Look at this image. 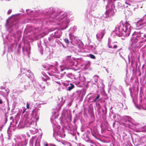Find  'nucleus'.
<instances>
[{"label": "nucleus", "mask_w": 146, "mask_h": 146, "mask_svg": "<svg viewBox=\"0 0 146 146\" xmlns=\"http://www.w3.org/2000/svg\"><path fill=\"white\" fill-rule=\"evenodd\" d=\"M69 15L68 13L54 8H50L46 12L44 19L41 21L42 23L44 24L45 22L47 24L48 22L55 23V25H59L61 28L60 30H57L50 35L48 38L50 43L53 44L55 38L60 37L62 34L61 30L65 29L68 27L69 23Z\"/></svg>", "instance_id": "obj_1"}, {"label": "nucleus", "mask_w": 146, "mask_h": 146, "mask_svg": "<svg viewBox=\"0 0 146 146\" xmlns=\"http://www.w3.org/2000/svg\"><path fill=\"white\" fill-rule=\"evenodd\" d=\"M132 28L129 23L126 21L124 23L121 21L116 27L115 31L119 36H127L129 35Z\"/></svg>", "instance_id": "obj_2"}, {"label": "nucleus", "mask_w": 146, "mask_h": 146, "mask_svg": "<svg viewBox=\"0 0 146 146\" xmlns=\"http://www.w3.org/2000/svg\"><path fill=\"white\" fill-rule=\"evenodd\" d=\"M110 0H108V3L106 7V11L103 15L102 18L104 20L109 21L111 19V17L114 15L116 12V9H115V5L113 2L109 3Z\"/></svg>", "instance_id": "obj_3"}, {"label": "nucleus", "mask_w": 146, "mask_h": 146, "mask_svg": "<svg viewBox=\"0 0 146 146\" xmlns=\"http://www.w3.org/2000/svg\"><path fill=\"white\" fill-rule=\"evenodd\" d=\"M131 41L132 44L137 42L141 43L146 42V32L140 31L135 32L131 38Z\"/></svg>", "instance_id": "obj_4"}, {"label": "nucleus", "mask_w": 146, "mask_h": 146, "mask_svg": "<svg viewBox=\"0 0 146 146\" xmlns=\"http://www.w3.org/2000/svg\"><path fill=\"white\" fill-rule=\"evenodd\" d=\"M21 24L19 21L14 22L11 27H10L9 29V32L11 33V36L16 37L19 34L18 29L21 26Z\"/></svg>", "instance_id": "obj_5"}, {"label": "nucleus", "mask_w": 146, "mask_h": 146, "mask_svg": "<svg viewBox=\"0 0 146 146\" xmlns=\"http://www.w3.org/2000/svg\"><path fill=\"white\" fill-rule=\"evenodd\" d=\"M123 125L125 127L131 128V127L136 124V122L130 117L128 116H125L122 119Z\"/></svg>", "instance_id": "obj_6"}, {"label": "nucleus", "mask_w": 146, "mask_h": 146, "mask_svg": "<svg viewBox=\"0 0 146 146\" xmlns=\"http://www.w3.org/2000/svg\"><path fill=\"white\" fill-rule=\"evenodd\" d=\"M62 63L63 65L66 67L70 68L74 65V62L71 56H67L64 58Z\"/></svg>", "instance_id": "obj_7"}, {"label": "nucleus", "mask_w": 146, "mask_h": 146, "mask_svg": "<svg viewBox=\"0 0 146 146\" xmlns=\"http://www.w3.org/2000/svg\"><path fill=\"white\" fill-rule=\"evenodd\" d=\"M23 120L22 124H23L22 127L23 126V124L26 126L27 127H34L36 126V121L35 122V121L30 119L26 117H25L23 119L21 120Z\"/></svg>", "instance_id": "obj_8"}, {"label": "nucleus", "mask_w": 146, "mask_h": 146, "mask_svg": "<svg viewBox=\"0 0 146 146\" xmlns=\"http://www.w3.org/2000/svg\"><path fill=\"white\" fill-rule=\"evenodd\" d=\"M40 138L38 136H33L30 140V146H40Z\"/></svg>", "instance_id": "obj_9"}, {"label": "nucleus", "mask_w": 146, "mask_h": 146, "mask_svg": "<svg viewBox=\"0 0 146 146\" xmlns=\"http://www.w3.org/2000/svg\"><path fill=\"white\" fill-rule=\"evenodd\" d=\"M136 26L137 27H141L146 25V14L144 15L143 18L141 19L135 23Z\"/></svg>", "instance_id": "obj_10"}, {"label": "nucleus", "mask_w": 146, "mask_h": 146, "mask_svg": "<svg viewBox=\"0 0 146 146\" xmlns=\"http://www.w3.org/2000/svg\"><path fill=\"white\" fill-rule=\"evenodd\" d=\"M10 120H11L10 122V124L12 125L13 126H14L16 128H20L22 127L23 126V124H22L23 120H21L20 122H19L18 121H16L15 123L14 122V119L13 117L11 116L10 117Z\"/></svg>", "instance_id": "obj_11"}, {"label": "nucleus", "mask_w": 146, "mask_h": 146, "mask_svg": "<svg viewBox=\"0 0 146 146\" xmlns=\"http://www.w3.org/2000/svg\"><path fill=\"white\" fill-rule=\"evenodd\" d=\"M17 144L15 146H25L27 144V141L26 139L23 137L18 139Z\"/></svg>", "instance_id": "obj_12"}, {"label": "nucleus", "mask_w": 146, "mask_h": 146, "mask_svg": "<svg viewBox=\"0 0 146 146\" xmlns=\"http://www.w3.org/2000/svg\"><path fill=\"white\" fill-rule=\"evenodd\" d=\"M40 112L38 108H35L33 110L31 114L32 117L36 119V121H37L39 119Z\"/></svg>", "instance_id": "obj_13"}, {"label": "nucleus", "mask_w": 146, "mask_h": 146, "mask_svg": "<svg viewBox=\"0 0 146 146\" xmlns=\"http://www.w3.org/2000/svg\"><path fill=\"white\" fill-rule=\"evenodd\" d=\"M25 72H23V77H24L23 78H25V79H32L33 77V74L32 73L30 70H25Z\"/></svg>", "instance_id": "obj_14"}, {"label": "nucleus", "mask_w": 146, "mask_h": 146, "mask_svg": "<svg viewBox=\"0 0 146 146\" xmlns=\"http://www.w3.org/2000/svg\"><path fill=\"white\" fill-rule=\"evenodd\" d=\"M21 79L20 82L23 84L25 90L27 89L30 87V84L28 79H25V78H23V77L21 78Z\"/></svg>", "instance_id": "obj_15"}, {"label": "nucleus", "mask_w": 146, "mask_h": 146, "mask_svg": "<svg viewBox=\"0 0 146 146\" xmlns=\"http://www.w3.org/2000/svg\"><path fill=\"white\" fill-rule=\"evenodd\" d=\"M139 104L143 109L146 110V99L145 98L142 99L140 97Z\"/></svg>", "instance_id": "obj_16"}, {"label": "nucleus", "mask_w": 146, "mask_h": 146, "mask_svg": "<svg viewBox=\"0 0 146 146\" xmlns=\"http://www.w3.org/2000/svg\"><path fill=\"white\" fill-rule=\"evenodd\" d=\"M105 29L101 30L96 34V38L98 41H100L103 37L105 34Z\"/></svg>", "instance_id": "obj_17"}, {"label": "nucleus", "mask_w": 146, "mask_h": 146, "mask_svg": "<svg viewBox=\"0 0 146 146\" xmlns=\"http://www.w3.org/2000/svg\"><path fill=\"white\" fill-rule=\"evenodd\" d=\"M30 47L29 45L26 48L24 47L22 48V51L24 55L27 56L29 58L30 57L29 54L30 53Z\"/></svg>", "instance_id": "obj_18"}, {"label": "nucleus", "mask_w": 146, "mask_h": 146, "mask_svg": "<svg viewBox=\"0 0 146 146\" xmlns=\"http://www.w3.org/2000/svg\"><path fill=\"white\" fill-rule=\"evenodd\" d=\"M61 85L66 87V90L70 91L74 87V85L71 84L66 83L64 82H62Z\"/></svg>", "instance_id": "obj_19"}, {"label": "nucleus", "mask_w": 146, "mask_h": 146, "mask_svg": "<svg viewBox=\"0 0 146 146\" xmlns=\"http://www.w3.org/2000/svg\"><path fill=\"white\" fill-rule=\"evenodd\" d=\"M69 36L70 39V42L72 44L73 42H76L78 39L77 37L74 36V35L71 33L69 34Z\"/></svg>", "instance_id": "obj_20"}, {"label": "nucleus", "mask_w": 146, "mask_h": 146, "mask_svg": "<svg viewBox=\"0 0 146 146\" xmlns=\"http://www.w3.org/2000/svg\"><path fill=\"white\" fill-rule=\"evenodd\" d=\"M40 96V94L37 91L35 92L31 96V97L33 98L35 101H38V99L39 98V97Z\"/></svg>", "instance_id": "obj_21"}, {"label": "nucleus", "mask_w": 146, "mask_h": 146, "mask_svg": "<svg viewBox=\"0 0 146 146\" xmlns=\"http://www.w3.org/2000/svg\"><path fill=\"white\" fill-rule=\"evenodd\" d=\"M128 57L129 63L130 64V60H131V66L133 64V61L134 60V56L133 55V53L132 52H130L129 53Z\"/></svg>", "instance_id": "obj_22"}, {"label": "nucleus", "mask_w": 146, "mask_h": 146, "mask_svg": "<svg viewBox=\"0 0 146 146\" xmlns=\"http://www.w3.org/2000/svg\"><path fill=\"white\" fill-rule=\"evenodd\" d=\"M113 114V118L115 120V121L118 122L120 121L121 120V117L120 115L114 113Z\"/></svg>", "instance_id": "obj_23"}, {"label": "nucleus", "mask_w": 146, "mask_h": 146, "mask_svg": "<svg viewBox=\"0 0 146 146\" xmlns=\"http://www.w3.org/2000/svg\"><path fill=\"white\" fill-rule=\"evenodd\" d=\"M65 74V76L70 80H72L75 78V76L74 74L72 73H66V72H64Z\"/></svg>", "instance_id": "obj_24"}, {"label": "nucleus", "mask_w": 146, "mask_h": 146, "mask_svg": "<svg viewBox=\"0 0 146 146\" xmlns=\"http://www.w3.org/2000/svg\"><path fill=\"white\" fill-rule=\"evenodd\" d=\"M57 136L62 138H64L65 136V134L63 130H60L58 131L57 133Z\"/></svg>", "instance_id": "obj_25"}, {"label": "nucleus", "mask_w": 146, "mask_h": 146, "mask_svg": "<svg viewBox=\"0 0 146 146\" xmlns=\"http://www.w3.org/2000/svg\"><path fill=\"white\" fill-rule=\"evenodd\" d=\"M125 7L123 4L120 2H119L117 4V9L119 11H121L123 9V8H124Z\"/></svg>", "instance_id": "obj_26"}, {"label": "nucleus", "mask_w": 146, "mask_h": 146, "mask_svg": "<svg viewBox=\"0 0 146 146\" xmlns=\"http://www.w3.org/2000/svg\"><path fill=\"white\" fill-rule=\"evenodd\" d=\"M18 105V103L14 101L12 103V107H11V112H13V110H14L16 108V107Z\"/></svg>", "instance_id": "obj_27"}, {"label": "nucleus", "mask_w": 146, "mask_h": 146, "mask_svg": "<svg viewBox=\"0 0 146 146\" xmlns=\"http://www.w3.org/2000/svg\"><path fill=\"white\" fill-rule=\"evenodd\" d=\"M84 140L86 142L88 143L92 144L94 143L93 141L90 139L88 135H86V137L84 138Z\"/></svg>", "instance_id": "obj_28"}, {"label": "nucleus", "mask_w": 146, "mask_h": 146, "mask_svg": "<svg viewBox=\"0 0 146 146\" xmlns=\"http://www.w3.org/2000/svg\"><path fill=\"white\" fill-rule=\"evenodd\" d=\"M41 74L44 77L42 76H41L42 79L43 80L45 81L47 80H49L50 79V78L47 76L44 72H42Z\"/></svg>", "instance_id": "obj_29"}, {"label": "nucleus", "mask_w": 146, "mask_h": 146, "mask_svg": "<svg viewBox=\"0 0 146 146\" xmlns=\"http://www.w3.org/2000/svg\"><path fill=\"white\" fill-rule=\"evenodd\" d=\"M37 44L38 47V49L40 51L41 55H42L43 54L42 48V46L41 45V41H40L38 42L37 43Z\"/></svg>", "instance_id": "obj_30"}, {"label": "nucleus", "mask_w": 146, "mask_h": 146, "mask_svg": "<svg viewBox=\"0 0 146 146\" xmlns=\"http://www.w3.org/2000/svg\"><path fill=\"white\" fill-rule=\"evenodd\" d=\"M36 126L31 128L30 131L32 134H34L38 132V129L36 128Z\"/></svg>", "instance_id": "obj_31"}, {"label": "nucleus", "mask_w": 146, "mask_h": 146, "mask_svg": "<svg viewBox=\"0 0 146 146\" xmlns=\"http://www.w3.org/2000/svg\"><path fill=\"white\" fill-rule=\"evenodd\" d=\"M98 76L97 75H95L93 78L91 82L92 84H95V83L97 82L98 81Z\"/></svg>", "instance_id": "obj_32"}, {"label": "nucleus", "mask_w": 146, "mask_h": 146, "mask_svg": "<svg viewBox=\"0 0 146 146\" xmlns=\"http://www.w3.org/2000/svg\"><path fill=\"white\" fill-rule=\"evenodd\" d=\"M36 88L39 91H43L45 88V87L44 86H42L40 84H38L37 85Z\"/></svg>", "instance_id": "obj_33"}, {"label": "nucleus", "mask_w": 146, "mask_h": 146, "mask_svg": "<svg viewBox=\"0 0 146 146\" xmlns=\"http://www.w3.org/2000/svg\"><path fill=\"white\" fill-rule=\"evenodd\" d=\"M122 50L123 49L121 48L120 49H119L117 51V52H119V54L120 57L123 59L124 60V58L123 56L124 55V53L122 51Z\"/></svg>", "instance_id": "obj_34"}, {"label": "nucleus", "mask_w": 146, "mask_h": 146, "mask_svg": "<svg viewBox=\"0 0 146 146\" xmlns=\"http://www.w3.org/2000/svg\"><path fill=\"white\" fill-rule=\"evenodd\" d=\"M95 100V96H92L88 98V101L89 102H96Z\"/></svg>", "instance_id": "obj_35"}, {"label": "nucleus", "mask_w": 146, "mask_h": 146, "mask_svg": "<svg viewBox=\"0 0 146 146\" xmlns=\"http://www.w3.org/2000/svg\"><path fill=\"white\" fill-rule=\"evenodd\" d=\"M100 96L99 94H97L96 96H95V100L96 101V103L101 100Z\"/></svg>", "instance_id": "obj_36"}, {"label": "nucleus", "mask_w": 146, "mask_h": 146, "mask_svg": "<svg viewBox=\"0 0 146 146\" xmlns=\"http://www.w3.org/2000/svg\"><path fill=\"white\" fill-rule=\"evenodd\" d=\"M52 78L53 80L54 78H57L58 79H60L61 78L60 76H59V75H57V74L52 75Z\"/></svg>", "instance_id": "obj_37"}, {"label": "nucleus", "mask_w": 146, "mask_h": 146, "mask_svg": "<svg viewBox=\"0 0 146 146\" xmlns=\"http://www.w3.org/2000/svg\"><path fill=\"white\" fill-rule=\"evenodd\" d=\"M55 42H56L57 43L59 44H62V45H63V44L59 40L57 39H54V43H55Z\"/></svg>", "instance_id": "obj_38"}, {"label": "nucleus", "mask_w": 146, "mask_h": 146, "mask_svg": "<svg viewBox=\"0 0 146 146\" xmlns=\"http://www.w3.org/2000/svg\"><path fill=\"white\" fill-rule=\"evenodd\" d=\"M76 84L77 86L79 87H81L82 86V82L80 81H78L76 82Z\"/></svg>", "instance_id": "obj_39"}, {"label": "nucleus", "mask_w": 146, "mask_h": 146, "mask_svg": "<svg viewBox=\"0 0 146 146\" xmlns=\"http://www.w3.org/2000/svg\"><path fill=\"white\" fill-rule=\"evenodd\" d=\"M76 131L74 129H73L72 130V129H70V133L72 135H74L76 133Z\"/></svg>", "instance_id": "obj_40"}, {"label": "nucleus", "mask_w": 146, "mask_h": 146, "mask_svg": "<svg viewBox=\"0 0 146 146\" xmlns=\"http://www.w3.org/2000/svg\"><path fill=\"white\" fill-rule=\"evenodd\" d=\"M104 107L105 108L104 112V115H106L107 113V108L106 107V105H104Z\"/></svg>", "instance_id": "obj_41"}, {"label": "nucleus", "mask_w": 146, "mask_h": 146, "mask_svg": "<svg viewBox=\"0 0 146 146\" xmlns=\"http://www.w3.org/2000/svg\"><path fill=\"white\" fill-rule=\"evenodd\" d=\"M64 41L67 44H68L69 43L70 41L68 39V38H65L64 39Z\"/></svg>", "instance_id": "obj_42"}, {"label": "nucleus", "mask_w": 146, "mask_h": 146, "mask_svg": "<svg viewBox=\"0 0 146 146\" xmlns=\"http://www.w3.org/2000/svg\"><path fill=\"white\" fill-rule=\"evenodd\" d=\"M25 70H27L26 69H21V73H23V72H26V71H25ZM23 74L21 75L20 76H21V78H22L23 77Z\"/></svg>", "instance_id": "obj_43"}, {"label": "nucleus", "mask_w": 146, "mask_h": 146, "mask_svg": "<svg viewBox=\"0 0 146 146\" xmlns=\"http://www.w3.org/2000/svg\"><path fill=\"white\" fill-rule=\"evenodd\" d=\"M89 57L93 59H95L96 58V57L95 56L92 54H90L89 55Z\"/></svg>", "instance_id": "obj_44"}, {"label": "nucleus", "mask_w": 146, "mask_h": 146, "mask_svg": "<svg viewBox=\"0 0 146 146\" xmlns=\"http://www.w3.org/2000/svg\"><path fill=\"white\" fill-rule=\"evenodd\" d=\"M29 10H30L29 9H27L26 10V12L29 15H30V14H31L33 12V11L31 10L29 12H28V11H29Z\"/></svg>", "instance_id": "obj_45"}, {"label": "nucleus", "mask_w": 146, "mask_h": 146, "mask_svg": "<svg viewBox=\"0 0 146 146\" xmlns=\"http://www.w3.org/2000/svg\"><path fill=\"white\" fill-rule=\"evenodd\" d=\"M26 108H25V107H22V109L21 110V112H22L23 113H24L25 111H26Z\"/></svg>", "instance_id": "obj_46"}, {"label": "nucleus", "mask_w": 146, "mask_h": 146, "mask_svg": "<svg viewBox=\"0 0 146 146\" xmlns=\"http://www.w3.org/2000/svg\"><path fill=\"white\" fill-rule=\"evenodd\" d=\"M142 140L143 142H146V137H144L142 139Z\"/></svg>", "instance_id": "obj_47"}, {"label": "nucleus", "mask_w": 146, "mask_h": 146, "mask_svg": "<svg viewBox=\"0 0 146 146\" xmlns=\"http://www.w3.org/2000/svg\"><path fill=\"white\" fill-rule=\"evenodd\" d=\"M5 123H6L7 121V114L6 113H5Z\"/></svg>", "instance_id": "obj_48"}, {"label": "nucleus", "mask_w": 146, "mask_h": 146, "mask_svg": "<svg viewBox=\"0 0 146 146\" xmlns=\"http://www.w3.org/2000/svg\"><path fill=\"white\" fill-rule=\"evenodd\" d=\"M48 80H47L45 81H46V84L48 86L50 85V82H49Z\"/></svg>", "instance_id": "obj_49"}, {"label": "nucleus", "mask_w": 146, "mask_h": 146, "mask_svg": "<svg viewBox=\"0 0 146 146\" xmlns=\"http://www.w3.org/2000/svg\"><path fill=\"white\" fill-rule=\"evenodd\" d=\"M5 146H14V145L12 143H9L6 145Z\"/></svg>", "instance_id": "obj_50"}, {"label": "nucleus", "mask_w": 146, "mask_h": 146, "mask_svg": "<svg viewBox=\"0 0 146 146\" xmlns=\"http://www.w3.org/2000/svg\"><path fill=\"white\" fill-rule=\"evenodd\" d=\"M108 46L109 48H112L111 46H110V42L109 41L108 43Z\"/></svg>", "instance_id": "obj_51"}, {"label": "nucleus", "mask_w": 146, "mask_h": 146, "mask_svg": "<svg viewBox=\"0 0 146 146\" xmlns=\"http://www.w3.org/2000/svg\"><path fill=\"white\" fill-rule=\"evenodd\" d=\"M27 108L29 109V104L28 102L27 103Z\"/></svg>", "instance_id": "obj_52"}, {"label": "nucleus", "mask_w": 146, "mask_h": 146, "mask_svg": "<svg viewBox=\"0 0 146 146\" xmlns=\"http://www.w3.org/2000/svg\"><path fill=\"white\" fill-rule=\"evenodd\" d=\"M113 48L114 49H116L117 48V44H114Z\"/></svg>", "instance_id": "obj_53"}, {"label": "nucleus", "mask_w": 146, "mask_h": 146, "mask_svg": "<svg viewBox=\"0 0 146 146\" xmlns=\"http://www.w3.org/2000/svg\"><path fill=\"white\" fill-rule=\"evenodd\" d=\"M53 136L55 138L56 140H57L56 137L54 136V133H55V131L54 129V127L53 128Z\"/></svg>", "instance_id": "obj_54"}, {"label": "nucleus", "mask_w": 146, "mask_h": 146, "mask_svg": "<svg viewBox=\"0 0 146 146\" xmlns=\"http://www.w3.org/2000/svg\"><path fill=\"white\" fill-rule=\"evenodd\" d=\"M63 98H61V101H60V102L61 103V104H62L64 103V102L65 101V100H64V101H63Z\"/></svg>", "instance_id": "obj_55"}, {"label": "nucleus", "mask_w": 146, "mask_h": 146, "mask_svg": "<svg viewBox=\"0 0 146 146\" xmlns=\"http://www.w3.org/2000/svg\"><path fill=\"white\" fill-rule=\"evenodd\" d=\"M11 12H12V10L11 9L9 10V11H8L7 14L8 15L10 14L11 13Z\"/></svg>", "instance_id": "obj_56"}, {"label": "nucleus", "mask_w": 146, "mask_h": 146, "mask_svg": "<svg viewBox=\"0 0 146 146\" xmlns=\"http://www.w3.org/2000/svg\"><path fill=\"white\" fill-rule=\"evenodd\" d=\"M58 115L56 116H55L54 115H53L52 116V118H57V117Z\"/></svg>", "instance_id": "obj_57"}, {"label": "nucleus", "mask_w": 146, "mask_h": 146, "mask_svg": "<svg viewBox=\"0 0 146 146\" xmlns=\"http://www.w3.org/2000/svg\"><path fill=\"white\" fill-rule=\"evenodd\" d=\"M115 121L113 123V128H114L115 127Z\"/></svg>", "instance_id": "obj_58"}, {"label": "nucleus", "mask_w": 146, "mask_h": 146, "mask_svg": "<svg viewBox=\"0 0 146 146\" xmlns=\"http://www.w3.org/2000/svg\"><path fill=\"white\" fill-rule=\"evenodd\" d=\"M112 107H111L110 109V112H111V113H112V114H113V111L112 110H111V109H112Z\"/></svg>", "instance_id": "obj_59"}, {"label": "nucleus", "mask_w": 146, "mask_h": 146, "mask_svg": "<svg viewBox=\"0 0 146 146\" xmlns=\"http://www.w3.org/2000/svg\"><path fill=\"white\" fill-rule=\"evenodd\" d=\"M101 107H100V104L99 103H98V110H99L100 109Z\"/></svg>", "instance_id": "obj_60"}, {"label": "nucleus", "mask_w": 146, "mask_h": 146, "mask_svg": "<svg viewBox=\"0 0 146 146\" xmlns=\"http://www.w3.org/2000/svg\"><path fill=\"white\" fill-rule=\"evenodd\" d=\"M62 66H61V67H60V70L61 71H63L64 70V69H62Z\"/></svg>", "instance_id": "obj_61"}, {"label": "nucleus", "mask_w": 146, "mask_h": 146, "mask_svg": "<svg viewBox=\"0 0 146 146\" xmlns=\"http://www.w3.org/2000/svg\"><path fill=\"white\" fill-rule=\"evenodd\" d=\"M132 100H133V103L134 104V105H135V106H136V104H135V102H134V100H133V99Z\"/></svg>", "instance_id": "obj_62"}, {"label": "nucleus", "mask_w": 146, "mask_h": 146, "mask_svg": "<svg viewBox=\"0 0 146 146\" xmlns=\"http://www.w3.org/2000/svg\"><path fill=\"white\" fill-rule=\"evenodd\" d=\"M125 3L127 5H130V4L129 3H128L127 2H125Z\"/></svg>", "instance_id": "obj_63"}, {"label": "nucleus", "mask_w": 146, "mask_h": 146, "mask_svg": "<svg viewBox=\"0 0 146 146\" xmlns=\"http://www.w3.org/2000/svg\"><path fill=\"white\" fill-rule=\"evenodd\" d=\"M3 103V101L2 100L0 99V104H2Z\"/></svg>", "instance_id": "obj_64"}]
</instances>
